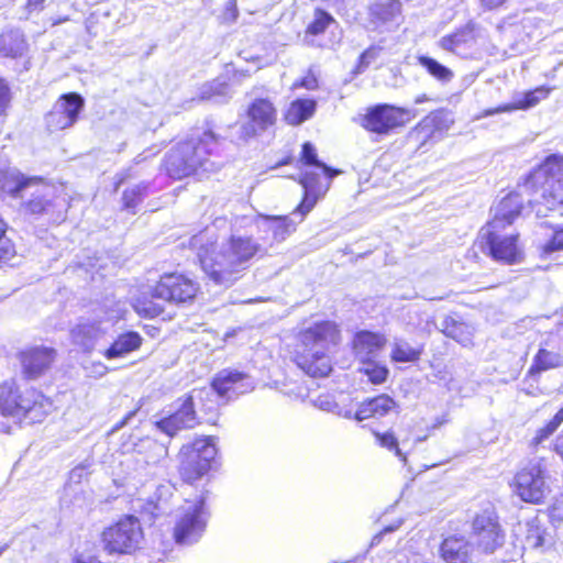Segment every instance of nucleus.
<instances>
[{
  "label": "nucleus",
  "instance_id": "3c124183",
  "mask_svg": "<svg viewBox=\"0 0 563 563\" xmlns=\"http://www.w3.org/2000/svg\"><path fill=\"white\" fill-rule=\"evenodd\" d=\"M87 374L92 377H102L108 373V367L101 362H92L85 367Z\"/></svg>",
  "mask_w": 563,
  "mask_h": 563
},
{
  "label": "nucleus",
  "instance_id": "9b49d317",
  "mask_svg": "<svg viewBox=\"0 0 563 563\" xmlns=\"http://www.w3.org/2000/svg\"><path fill=\"white\" fill-rule=\"evenodd\" d=\"M547 467L543 461H531L517 473L515 477V493L521 500L531 504H539L543 500L549 486L545 483Z\"/></svg>",
  "mask_w": 563,
  "mask_h": 563
},
{
  "label": "nucleus",
  "instance_id": "c03bdc74",
  "mask_svg": "<svg viewBox=\"0 0 563 563\" xmlns=\"http://www.w3.org/2000/svg\"><path fill=\"white\" fill-rule=\"evenodd\" d=\"M471 38L470 31H460L441 38L440 44L443 49L454 52L462 44H465Z\"/></svg>",
  "mask_w": 563,
  "mask_h": 563
},
{
  "label": "nucleus",
  "instance_id": "4be33fe9",
  "mask_svg": "<svg viewBox=\"0 0 563 563\" xmlns=\"http://www.w3.org/2000/svg\"><path fill=\"white\" fill-rule=\"evenodd\" d=\"M445 563H473V544L463 536H450L439 547Z\"/></svg>",
  "mask_w": 563,
  "mask_h": 563
},
{
  "label": "nucleus",
  "instance_id": "338daca9",
  "mask_svg": "<svg viewBox=\"0 0 563 563\" xmlns=\"http://www.w3.org/2000/svg\"><path fill=\"white\" fill-rule=\"evenodd\" d=\"M428 98L426 97V95H422V96H419L416 98V103H421L423 101H426Z\"/></svg>",
  "mask_w": 563,
  "mask_h": 563
},
{
  "label": "nucleus",
  "instance_id": "0eeeda50",
  "mask_svg": "<svg viewBox=\"0 0 563 563\" xmlns=\"http://www.w3.org/2000/svg\"><path fill=\"white\" fill-rule=\"evenodd\" d=\"M208 520L209 512L203 495L195 500H186L178 509L174 527L176 543L180 545H191L198 542L206 531Z\"/></svg>",
  "mask_w": 563,
  "mask_h": 563
},
{
  "label": "nucleus",
  "instance_id": "5fc2aeb1",
  "mask_svg": "<svg viewBox=\"0 0 563 563\" xmlns=\"http://www.w3.org/2000/svg\"><path fill=\"white\" fill-rule=\"evenodd\" d=\"M401 523H402V521L398 520L395 525L385 527L379 533L374 536V538L372 540V545L378 544L380 542V539L384 533H388V532H393V531L397 530L401 526Z\"/></svg>",
  "mask_w": 563,
  "mask_h": 563
},
{
  "label": "nucleus",
  "instance_id": "e433bc0d",
  "mask_svg": "<svg viewBox=\"0 0 563 563\" xmlns=\"http://www.w3.org/2000/svg\"><path fill=\"white\" fill-rule=\"evenodd\" d=\"M547 531L541 526L540 520L538 518L527 522V531H526V545L531 549H538L544 545L545 543Z\"/></svg>",
  "mask_w": 563,
  "mask_h": 563
},
{
  "label": "nucleus",
  "instance_id": "473e14b6",
  "mask_svg": "<svg viewBox=\"0 0 563 563\" xmlns=\"http://www.w3.org/2000/svg\"><path fill=\"white\" fill-rule=\"evenodd\" d=\"M316 108L312 99H297L290 103L285 119L291 125H299L313 115Z\"/></svg>",
  "mask_w": 563,
  "mask_h": 563
},
{
  "label": "nucleus",
  "instance_id": "7ed1b4c3",
  "mask_svg": "<svg viewBox=\"0 0 563 563\" xmlns=\"http://www.w3.org/2000/svg\"><path fill=\"white\" fill-rule=\"evenodd\" d=\"M340 331L332 321H319L298 333L297 365L309 376L325 377L332 371L330 347L336 345Z\"/></svg>",
  "mask_w": 563,
  "mask_h": 563
},
{
  "label": "nucleus",
  "instance_id": "69168bd1",
  "mask_svg": "<svg viewBox=\"0 0 563 563\" xmlns=\"http://www.w3.org/2000/svg\"><path fill=\"white\" fill-rule=\"evenodd\" d=\"M82 472V468H75L71 471V478L76 475L80 476V473Z\"/></svg>",
  "mask_w": 563,
  "mask_h": 563
},
{
  "label": "nucleus",
  "instance_id": "f3484780",
  "mask_svg": "<svg viewBox=\"0 0 563 563\" xmlns=\"http://www.w3.org/2000/svg\"><path fill=\"white\" fill-rule=\"evenodd\" d=\"M332 176L331 168L327 173H322L319 169H306L301 173L299 183L305 190V196L301 203L292 212L294 216H299V221L303 220L305 216L314 207L318 198L328 187V184L323 185L322 180L328 183Z\"/></svg>",
  "mask_w": 563,
  "mask_h": 563
},
{
  "label": "nucleus",
  "instance_id": "bf43d9fd",
  "mask_svg": "<svg viewBox=\"0 0 563 563\" xmlns=\"http://www.w3.org/2000/svg\"><path fill=\"white\" fill-rule=\"evenodd\" d=\"M554 450L563 460V431L555 441Z\"/></svg>",
  "mask_w": 563,
  "mask_h": 563
},
{
  "label": "nucleus",
  "instance_id": "aec40b11",
  "mask_svg": "<svg viewBox=\"0 0 563 563\" xmlns=\"http://www.w3.org/2000/svg\"><path fill=\"white\" fill-rule=\"evenodd\" d=\"M22 374L26 379H37L44 375L56 358V350L49 346H33L19 355Z\"/></svg>",
  "mask_w": 563,
  "mask_h": 563
},
{
  "label": "nucleus",
  "instance_id": "13d9d810",
  "mask_svg": "<svg viewBox=\"0 0 563 563\" xmlns=\"http://www.w3.org/2000/svg\"><path fill=\"white\" fill-rule=\"evenodd\" d=\"M147 510L148 512L151 514L152 517H156L159 515V512L162 511V507L159 505V503H148L147 505Z\"/></svg>",
  "mask_w": 563,
  "mask_h": 563
},
{
  "label": "nucleus",
  "instance_id": "680f3d73",
  "mask_svg": "<svg viewBox=\"0 0 563 563\" xmlns=\"http://www.w3.org/2000/svg\"><path fill=\"white\" fill-rule=\"evenodd\" d=\"M134 413H135L134 411L129 412V413L124 417V419H122L119 423H117V424L112 428V432H114V431H117V430L121 429L123 426H125V424L128 423V420H129L131 417H133V416H134Z\"/></svg>",
  "mask_w": 563,
  "mask_h": 563
},
{
  "label": "nucleus",
  "instance_id": "412c9836",
  "mask_svg": "<svg viewBox=\"0 0 563 563\" xmlns=\"http://www.w3.org/2000/svg\"><path fill=\"white\" fill-rule=\"evenodd\" d=\"M453 120L443 111H434L424 117L419 124L409 133V140L420 145L429 141H439L442 139Z\"/></svg>",
  "mask_w": 563,
  "mask_h": 563
},
{
  "label": "nucleus",
  "instance_id": "4468645a",
  "mask_svg": "<svg viewBox=\"0 0 563 563\" xmlns=\"http://www.w3.org/2000/svg\"><path fill=\"white\" fill-rule=\"evenodd\" d=\"M277 111L268 98H255L246 109V120L239 126V141H247L273 126Z\"/></svg>",
  "mask_w": 563,
  "mask_h": 563
},
{
  "label": "nucleus",
  "instance_id": "6e6552de",
  "mask_svg": "<svg viewBox=\"0 0 563 563\" xmlns=\"http://www.w3.org/2000/svg\"><path fill=\"white\" fill-rule=\"evenodd\" d=\"M217 448L213 438H201L184 445L180 450L179 473L181 478L192 484L205 476L216 459Z\"/></svg>",
  "mask_w": 563,
  "mask_h": 563
},
{
  "label": "nucleus",
  "instance_id": "ea45409f",
  "mask_svg": "<svg viewBox=\"0 0 563 563\" xmlns=\"http://www.w3.org/2000/svg\"><path fill=\"white\" fill-rule=\"evenodd\" d=\"M363 373L368 377L373 384H382L387 379L388 368L385 365L378 364L376 360L363 363Z\"/></svg>",
  "mask_w": 563,
  "mask_h": 563
},
{
  "label": "nucleus",
  "instance_id": "a211bd4d",
  "mask_svg": "<svg viewBox=\"0 0 563 563\" xmlns=\"http://www.w3.org/2000/svg\"><path fill=\"white\" fill-rule=\"evenodd\" d=\"M474 537L479 549L493 553L504 543V533L493 511L485 510L473 521Z\"/></svg>",
  "mask_w": 563,
  "mask_h": 563
},
{
  "label": "nucleus",
  "instance_id": "052dcab7",
  "mask_svg": "<svg viewBox=\"0 0 563 563\" xmlns=\"http://www.w3.org/2000/svg\"><path fill=\"white\" fill-rule=\"evenodd\" d=\"M335 415L342 416L344 418L351 419L354 418V413L350 409H342L338 406V408L334 411Z\"/></svg>",
  "mask_w": 563,
  "mask_h": 563
},
{
  "label": "nucleus",
  "instance_id": "8fccbe9b",
  "mask_svg": "<svg viewBox=\"0 0 563 563\" xmlns=\"http://www.w3.org/2000/svg\"><path fill=\"white\" fill-rule=\"evenodd\" d=\"M10 103V89L3 79L0 78V117L5 112Z\"/></svg>",
  "mask_w": 563,
  "mask_h": 563
},
{
  "label": "nucleus",
  "instance_id": "37998d69",
  "mask_svg": "<svg viewBox=\"0 0 563 563\" xmlns=\"http://www.w3.org/2000/svg\"><path fill=\"white\" fill-rule=\"evenodd\" d=\"M442 332L464 345L470 341L468 338L464 335V325L456 323L452 318H446L442 322Z\"/></svg>",
  "mask_w": 563,
  "mask_h": 563
},
{
  "label": "nucleus",
  "instance_id": "bb28decb",
  "mask_svg": "<svg viewBox=\"0 0 563 563\" xmlns=\"http://www.w3.org/2000/svg\"><path fill=\"white\" fill-rule=\"evenodd\" d=\"M397 407V402L390 396L382 394L364 400L354 412V419L363 421L369 418H382L396 410Z\"/></svg>",
  "mask_w": 563,
  "mask_h": 563
},
{
  "label": "nucleus",
  "instance_id": "4d7b16f0",
  "mask_svg": "<svg viewBox=\"0 0 563 563\" xmlns=\"http://www.w3.org/2000/svg\"><path fill=\"white\" fill-rule=\"evenodd\" d=\"M508 0H482L483 7H485L488 10L496 9L507 2Z\"/></svg>",
  "mask_w": 563,
  "mask_h": 563
},
{
  "label": "nucleus",
  "instance_id": "864d4df0",
  "mask_svg": "<svg viewBox=\"0 0 563 563\" xmlns=\"http://www.w3.org/2000/svg\"><path fill=\"white\" fill-rule=\"evenodd\" d=\"M295 88H306L308 90H314L318 88V80L314 75L309 74L303 77L300 81L294 84Z\"/></svg>",
  "mask_w": 563,
  "mask_h": 563
},
{
  "label": "nucleus",
  "instance_id": "5701e85b",
  "mask_svg": "<svg viewBox=\"0 0 563 563\" xmlns=\"http://www.w3.org/2000/svg\"><path fill=\"white\" fill-rule=\"evenodd\" d=\"M522 199L520 194L512 192L503 198L494 207L493 219L487 223V228L505 229L520 214L522 209Z\"/></svg>",
  "mask_w": 563,
  "mask_h": 563
},
{
  "label": "nucleus",
  "instance_id": "e2e57ef3",
  "mask_svg": "<svg viewBox=\"0 0 563 563\" xmlns=\"http://www.w3.org/2000/svg\"><path fill=\"white\" fill-rule=\"evenodd\" d=\"M558 428L563 422V407L555 413V416L551 420Z\"/></svg>",
  "mask_w": 563,
  "mask_h": 563
},
{
  "label": "nucleus",
  "instance_id": "f8f14e48",
  "mask_svg": "<svg viewBox=\"0 0 563 563\" xmlns=\"http://www.w3.org/2000/svg\"><path fill=\"white\" fill-rule=\"evenodd\" d=\"M253 389L254 382L247 374L233 368H224L216 374L211 387L199 389L197 396L201 399L203 395L216 393L221 400L229 401Z\"/></svg>",
  "mask_w": 563,
  "mask_h": 563
},
{
  "label": "nucleus",
  "instance_id": "f03ea898",
  "mask_svg": "<svg viewBox=\"0 0 563 563\" xmlns=\"http://www.w3.org/2000/svg\"><path fill=\"white\" fill-rule=\"evenodd\" d=\"M521 189L532 196L529 205L538 218L563 216V155L551 154L525 179Z\"/></svg>",
  "mask_w": 563,
  "mask_h": 563
},
{
  "label": "nucleus",
  "instance_id": "ddd939ff",
  "mask_svg": "<svg viewBox=\"0 0 563 563\" xmlns=\"http://www.w3.org/2000/svg\"><path fill=\"white\" fill-rule=\"evenodd\" d=\"M501 229L484 227L479 231L481 246L494 261L504 264L519 262L521 252L516 234H500Z\"/></svg>",
  "mask_w": 563,
  "mask_h": 563
},
{
  "label": "nucleus",
  "instance_id": "9d476101",
  "mask_svg": "<svg viewBox=\"0 0 563 563\" xmlns=\"http://www.w3.org/2000/svg\"><path fill=\"white\" fill-rule=\"evenodd\" d=\"M416 115L415 109L382 103L369 108L362 118L361 124L369 132L388 134L391 130L410 122Z\"/></svg>",
  "mask_w": 563,
  "mask_h": 563
},
{
  "label": "nucleus",
  "instance_id": "cd10ccee",
  "mask_svg": "<svg viewBox=\"0 0 563 563\" xmlns=\"http://www.w3.org/2000/svg\"><path fill=\"white\" fill-rule=\"evenodd\" d=\"M103 335L104 331L97 323H79L70 330L73 344L78 346L84 353L95 351Z\"/></svg>",
  "mask_w": 563,
  "mask_h": 563
},
{
  "label": "nucleus",
  "instance_id": "c756f323",
  "mask_svg": "<svg viewBox=\"0 0 563 563\" xmlns=\"http://www.w3.org/2000/svg\"><path fill=\"white\" fill-rule=\"evenodd\" d=\"M35 181L36 179L26 178L16 169L10 168L0 156V186L2 190L8 191L12 196H20L26 187Z\"/></svg>",
  "mask_w": 563,
  "mask_h": 563
},
{
  "label": "nucleus",
  "instance_id": "a18cd8bd",
  "mask_svg": "<svg viewBox=\"0 0 563 563\" xmlns=\"http://www.w3.org/2000/svg\"><path fill=\"white\" fill-rule=\"evenodd\" d=\"M376 438L379 444L386 448L389 451L395 452V454L402 461L406 462V455L402 453V450L399 448V440L394 435L393 432L385 433H376Z\"/></svg>",
  "mask_w": 563,
  "mask_h": 563
},
{
  "label": "nucleus",
  "instance_id": "f257e3e1",
  "mask_svg": "<svg viewBox=\"0 0 563 563\" xmlns=\"http://www.w3.org/2000/svg\"><path fill=\"white\" fill-rule=\"evenodd\" d=\"M217 234L207 227L188 240V247L196 252L205 274L217 285L229 287L249 268L255 256L266 253L264 244L252 236L232 233L216 247Z\"/></svg>",
  "mask_w": 563,
  "mask_h": 563
},
{
  "label": "nucleus",
  "instance_id": "7c9ffc66",
  "mask_svg": "<svg viewBox=\"0 0 563 563\" xmlns=\"http://www.w3.org/2000/svg\"><path fill=\"white\" fill-rule=\"evenodd\" d=\"M561 366H563V355L558 350L541 346L532 360L528 374L534 376Z\"/></svg>",
  "mask_w": 563,
  "mask_h": 563
},
{
  "label": "nucleus",
  "instance_id": "a878e982",
  "mask_svg": "<svg viewBox=\"0 0 563 563\" xmlns=\"http://www.w3.org/2000/svg\"><path fill=\"white\" fill-rule=\"evenodd\" d=\"M551 89L545 86H540L533 90L525 91L522 95L515 98L512 103L484 110L477 119L494 115L501 112H510L512 110H527L536 107L541 100L548 98Z\"/></svg>",
  "mask_w": 563,
  "mask_h": 563
},
{
  "label": "nucleus",
  "instance_id": "09e8293b",
  "mask_svg": "<svg viewBox=\"0 0 563 563\" xmlns=\"http://www.w3.org/2000/svg\"><path fill=\"white\" fill-rule=\"evenodd\" d=\"M15 254L14 245L12 242L4 236V233L0 235V263L8 262Z\"/></svg>",
  "mask_w": 563,
  "mask_h": 563
},
{
  "label": "nucleus",
  "instance_id": "393cba45",
  "mask_svg": "<svg viewBox=\"0 0 563 563\" xmlns=\"http://www.w3.org/2000/svg\"><path fill=\"white\" fill-rule=\"evenodd\" d=\"M143 343L142 335L136 331H125L115 336L112 343L100 354L108 361L124 358L140 350Z\"/></svg>",
  "mask_w": 563,
  "mask_h": 563
},
{
  "label": "nucleus",
  "instance_id": "72a5a7b5",
  "mask_svg": "<svg viewBox=\"0 0 563 563\" xmlns=\"http://www.w3.org/2000/svg\"><path fill=\"white\" fill-rule=\"evenodd\" d=\"M232 97L230 86L221 79H216L211 82L203 85L200 88L199 99L213 101L216 103H224Z\"/></svg>",
  "mask_w": 563,
  "mask_h": 563
},
{
  "label": "nucleus",
  "instance_id": "2f4dec72",
  "mask_svg": "<svg viewBox=\"0 0 563 563\" xmlns=\"http://www.w3.org/2000/svg\"><path fill=\"white\" fill-rule=\"evenodd\" d=\"M1 57L16 58L26 51L24 35L19 30H10L0 35Z\"/></svg>",
  "mask_w": 563,
  "mask_h": 563
},
{
  "label": "nucleus",
  "instance_id": "2eb2a0df",
  "mask_svg": "<svg viewBox=\"0 0 563 563\" xmlns=\"http://www.w3.org/2000/svg\"><path fill=\"white\" fill-rule=\"evenodd\" d=\"M84 104V98L76 92L63 95L46 114L47 129L54 132L70 128L78 120Z\"/></svg>",
  "mask_w": 563,
  "mask_h": 563
},
{
  "label": "nucleus",
  "instance_id": "20e7f679",
  "mask_svg": "<svg viewBox=\"0 0 563 563\" xmlns=\"http://www.w3.org/2000/svg\"><path fill=\"white\" fill-rule=\"evenodd\" d=\"M225 137L207 129L201 134L177 144L166 157V172L172 178H184L190 175H202L214 169L210 161Z\"/></svg>",
  "mask_w": 563,
  "mask_h": 563
},
{
  "label": "nucleus",
  "instance_id": "f704fd0d",
  "mask_svg": "<svg viewBox=\"0 0 563 563\" xmlns=\"http://www.w3.org/2000/svg\"><path fill=\"white\" fill-rule=\"evenodd\" d=\"M373 14L384 23L398 22L401 11V3L398 0L375 4Z\"/></svg>",
  "mask_w": 563,
  "mask_h": 563
},
{
  "label": "nucleus",
  "instance_id": "6e6d98bb",
  "mask_svg": "<svg viewBox=\"0 0 563 563\" xmlns=\"http://www.w3.org/2000/svg\"><path fill=\"white\" fill-rule=\"evenodd\" d=\"M318 407L322 410H325V411H331V412H334L335 409L338 408V405L334 404L332 400H330V398L325 397V398H319L318 399V402H317Z\"/></svg>",
  "mask_w": 563,
  "mask_h": 563
},
{
  "label": "nucleus",
  "instance_id": "49530a36",
  "mask_svg": "<svg viewBox=\"0 0 563 563\" xmlns=\"http://www.w3.org/2000/svg\"><path fill=\"white\" fill-rule=\"evenodd\" d=\"M558 427L550 420L544 427L540 428L534 438L531 441V445L538 446L541 445L545 440H548L555 431Z\"/></svg>",
  "mask_w": 563,
  "mask_h": 563
},
{
  "label": "nucleus",
  "instance_id": "4c0bfd02",
  "mask_svg": "<svg viewBox=\"0 0 563 563\" xmlns=\"http://www.w3.org/2000/svg\"><path fill=\"white\" fill-rule=\"evenodd\" d=\"M420 350L412 347L406 342H396L391 351V360L398 363H408L419 360Z\"/></svg>",
  "mask_w": 563,
  "mask_h": 563
},
{
  "label": "nucleus",
  "instance_id": "1a4fd4ad",
  "mask_svg": "<svg viewBox=\"0 0 563 563\" xmlns=\"http://www.w3.org/2000/svg\"><path fill=\"white\" fill-rule=\"evenodd\" d=\"M143 538L140 522L134 516H125L102 533L103 549L109 554L131 553Z\"/></svg>",
  "mask_w": 563,
  "mask_h": 563
},
{
  "label": "nucleus",
  "instance_id": "de8ad7c7",
  "mask_svg": "<svg viewBox=\"0 0 563 563\" xmlns=\"http://www.w3.org/2000/svg\"><path fill=\"white\" fill-rule=\"evenodd\" d=\"M563 250V228L555 230L551 240H549L544 246V253H553L555 251Z\"/></svg>",
  "mask_w": 563,
  "mask_h": 563
},
{
  "label": "nucleus",
  "instance_id": "603ef678",
  "mask_svg": "<svg viewBox=\"0 0 563 563\" xmlns=\"http://www.w3.org/2000/svg\"><path fill=\"white\" fill-rule=\"evenodd\" d=\"M379 49L371 47L366 49L360 57V68L367 67L374 59L377 58Z\"/></svg>",
  "mask_w": 563,
  "mask_h": 563
},
{
  "label": "nucleus",
  "instance_id": "39448f33",
  "mask_svg": "<svg viewBox=\"0 0 563 563\" xmlns=\"http://www.w3.org/2000/svg\"><path fill=\"white\" fill-rule=\"evenodd\" d=\"M52 402L34 388L21 390L14 379L0 384V412L18 422H41L52 410Z\"/></svg>",
  "mask_w": 563,
  "mask_h": 563
},
{
  "label": "nucleus",
  "instance_id": "dca6fc26",
  "mask_svg": "<svg viewBox=\"0 0 563 563\" xmlns=\"http://www.w3.org/2000/svg\"><path fill=\"white\" fill-rule=\"evenodd\" d=\"M198 390L192 394L179 398L175 402V411L169 416L158 420L156 427L169 437H174L177 432L191 429L197 424V416L194 406V398L197 396Z\"/></svg>",
  "mask_w": 563,
  "mask_h": 563
},
{
  "label": "nucleus",
  "instance_id": "6ab92c4d",
  "mask_svg": "<svg viewBox=\"0 0 563 563\" xmlns=\"http://www.w3.org/2000/svg\"><path fill=\"white\" fill-rule=\"evenodd\" d=\"M36 181L29 186H36L35 190L31 192V198L24 203L25 212L33 216H47L52 221H59L63 219V212L56 211L57 203L53 200L54 191L49 186L43 185L41 178H35ZM19 197L23 198V192Z\"/></svg>",
  "mask_w": 563,
  "mask_h": 563
},
{
  "label": "nucleus",
  "instance_id": "b1692460",
  "mask_svg": "<svg viewBox=\"0 0 563 563\" xmlns=\"http://www.w3.org/2000/svg\"><path fill=\"white\" fill-rule=\"evenodd\" d=\"M386 342L385 336L379 333L360 331L353 340L354 353L362 363L374 361L383 352Z\"/></svg>",
  "mask_w": 563,
  "mask_h": 563
},
{
  "label": "nucleus",
  "instance_id": "c85d7f7f",
  "mask_svg": "<svg viewBox=\"0 0 563 563\" xmlns=\"http://www.w3.org/2000/svg\"><path fill=\"white\" fill-rule=\"evenodd\" d=\"M299 219V216H294ZM298 222H300L298 220ZM297 221L290 216H260L258 227L263 230H269L273 233V242L284 241L292 231H295Z\"/></svg>",
  "mask_w": 563,
  "mask_h": 563
},
{
  "label": "nucleus",
  "instance_id": "c9c22d12",
  "mask_svg": "<svg viewBox=\"0 0 563 563\" xmlns=\"http://www.w3.org/2000/svg\"><path fill=\"white\" fill-rule=\"evenodd\" d=\"M419 64L424 67L431 76L442 82H449L453 78V71L451 69L431 57L420 56Z\"/></svg>",
  "mask_w": 563,
  "mask_h": 563
},
{
  "label": "nucleus",
  "instance_id": "423d86ee",
  "mask_svg": "<svg viewBox=\"0 0 563 563\" xmlns=\"http://www.w3.org/2000/svg\"><path fill=\"white\" fill-rule=\"evenodd\" d=\"M198 289V284L183 274H165L152 288L151 299H136L134 309L145 318H155L163 313L164 308L153 299H162L174 305L191 303Z\"/></svg>",
  "mask_w": 563,
  "mask_h": 563
},
{
  "label": "nucleus",
  "instance_id": "58836bf2",
  "mask_svg": "<svg viewBox=\"0 0 563 563\" xmlns=\"http://www.w3.org/2000/svg\"><path fill=\"white\" fill-rule=\"evenodd\" d=\"M147 186L145 184L135 185L123 192V206L126 210L132 211V213H135V208L140 202H142L145 194H146Z\"/></svg>",
  "mask_w": 563,
  "mask_h": 563
},
{
  "label": "nucleus",
  "instance_id": "a19ab883",
  "mask_svg": "<svg viewBox=\"0 0 563 563\" xmlns=\"http://www.w3.org/2000/svg\"><path fill=\"white\" fill-rule=\"evenodd\" d=\"M334 19L328 12L317 9L314 11L313 21L308 25L307 33L311 35H319L325 31V29L334 23Z\"/></svg>",
  "mask_w": 563,
  "mask_h": 563
},
{
  "label": "nucleus",
  "instance_id": "0e129e2a",
  "mask_svg": "<svg viewBox=\"0 0 563 563\" xmlns=\"http://www.w3.org/2000/svg\"><path fill=\"white\" fill-rule=\"evenodd\" d=\"M74 563H100L98 560L89 558L88 560H77Z\"/></svg>",
  "mask_w": 563,
  "mask_h": 563
},
{
  "label": "nucleus",
  "instance_id": "774afa93",
  "mask_svg": "<svg viewBox=\"0 0 563 563\" xmlns=\"http://www.w3.org/2000/svg\"><path fill=\"white\" fill-rule=\"evenodd\" d=\"M0 432H10L9 427H7L4 423H0Z\"/></svg>",
  "mask_w": 563,
  "mask_h": 563
},
{
  "label": "nucleus",
  "instance_id": "79ce46f5",
  "mask_svg": "<svg viewBox=\"0 0 563 563\" xmlns=\"http://www.w3.org/2000/svg\"><path fill=\"white\" fill-rule=\"evenodd\" d=\"M301 161L308 167H312L313 169H319L322 173H327L330 170L329 166H327L324 163H322L318 159L317 151H316L314 146L309 142H306L302 145Z\"/></svg>",
  "mask_w": 563,
  "mask_h": 563
}]
</instances>
